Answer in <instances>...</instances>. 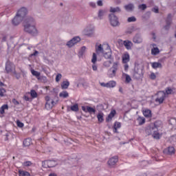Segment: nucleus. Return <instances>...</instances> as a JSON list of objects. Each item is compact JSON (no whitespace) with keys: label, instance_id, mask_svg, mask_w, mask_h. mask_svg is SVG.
<instances>
[{"label":"nucleus","instance_id":"23","mask_svg":"<svg viewBox=\"0 0 176 176\" xmlns=\"http://www.w3.org/2000/svg\"><path fill=\"white\" fill-rule=\"evenodd\" d=\"M97 118L99 123H102V122H104V113L99 112L97 115Z\"/></svg>","mask_w":176,"mask_h":176},{"label":"nucleus","instance_id":"20","mask_svg":"<svg viewBox=\"0 0 176 176\" xmlns=\"http://www.w3.org/2000/svg\"><path fill=\"white\" fill-rule=\"evenodd\" d=\"M124 9L126 10V12H133L134 10V4L129 3L126 6H124Z\"/></svg>","mask_w":176,"mask_h":176},{"label":"nucleus","instance_id":"39","mask_svg":"<svg viewBox=\"0 0 176 176\" xmlns=\"http://www.w3.org/2000/svg\"><path fill=\"white\" fill-rule=\"evenodd\" d=\"M112 61H113L112 59H109L108 60L104 61L103 63L104 67H111V64H112Z\"/></svg>","mask_w":176,"mask_h":176},{"label":"nucleus","instance_id":"31","mask_svg":"<svg viewBox=\"0 0 176 176\" xmlns=\"http://www.w3.org/2000/svg\"><path fill=\"white\" fill-rule=\"evenodd\" d=\"M69 96V94L67 91H62L59 94V97H61L62 98H67Z\"/></svg>","mask_w":176,"mask_h":176},{"label":"nucleus","instance_id":"59","mask_svg":"<svg viewBox=\"0 0 176 176\" xmlns=\"http://www.w3.org/2000/svg\"><path fill=\"white\" fill-rule=\"evenodd\" d=\"M81 109H82V111H83L84 112H86V113H87V111H88L87 107L82 106Z\"/></svg>","mask_w":176,"mask_h":176},{"label":"nucleus","instance_id":"25","mask_svg":"<svg viewBox=\"0 0 176 176\" xmlns=\"http://www.w3.org/2000/svg\"><path fill=\"white\" fill-rule=\"evenodd\" d=\"M143 114L145 118H151L152 116V111L150 109H145L143 111Z\"/></svg>","mask_w":176,"mask_h":176},{"label":"nucleus","instance_id":"52","mask_svg":"<svg viewBox=\"0 0 176 176\" xmlns=\"http://www.w3.org/2000/svg\"><path fill=\"white\" fill-rule=\"evenodd\" d=\"M119 65V63H114L112 67V69H116L118 71V67Z\"/></svg>","mask_w":176,"mask_h":176},{"label":"nucleus","instance_id":"11","mask_svg":"<svg viewBox=\"0 0 176 176\" xmlns=\"http://www.w3.org/2000/svg\"><path fill=\"white\" fill-rule=\"evenodd\" d=\"M23 20L24 19L16 14L14 19H12V23L13 25H19V24H20V23H21Z\"/></svg>","mask_w":176,"mask_h":176},{"label":"nucleus","instance_id":"40","mask_svg":"<svg viewBox=\"0 0 176 176\" xmlns=\"http://www.w3.org/2000/svg\"><path fill=\"white\" fill-rule=\"evenodd\" d=\"M87 112H89V113H96V109H94L91 107H89L87 106Z\"/></svg>","mask_w":176,"mask_h":176},{"label":"nucleus","instance_id":"37","mask_svg":"<svg viewBox=\"0 0 176 176\" xmlns=\"http://www.w3.org/2000/svg\"><path fill=\"white\" fill-rule=\"evenodd\" d=\"M69 86V81H63L61 84L62 89H68V87Z\"/></svg>","mask_w":176,"mask_h":176},{"label":"nucleus","instance_id":"46","mask_svg":"<svg viewBox=\"0 0 176 176\" xmlns=\"http://www.w3.org/2000/svg\"><path fill=\"white\" fill-rule=\"evenodd\" d=\"M61 78H63V75L61 74H58L55 78L56 82H60V80H61Z\"/></svg>","mask_w":176,"mask_h":176},{"label":"nucleus","instance_id":"41","mask_svg":"<svg viewBox=\"0 0 176 176\" xmlns=\"http://www.w3.org/2000/svg\"><path fill=\"white\" fill-rule=\"evenodd\" d=\"M127 21L128 23H134L135 21H137V18H135V16L129 17Z\"/></svg>","mask_w":176,"mask_h":176},{"label":"nucleus","instance_id":"47","mask_svg":"<svg viewBox=\"0 0 176 176\" xmlns=\"http://www.w3.org/2000/svg\"><path fill=\"white\" fill-rule=\"evenodd\" d=\"M32 165V163L30 161H26V162L23 163V166L24 167H30Z\"/></svg>","mask_w":176,"mask_h":176},{"label":"nucleus","instance_id":"22","mask_svg":"<svg viewBox=\"0 0 176 176\" xmlns=\"http://www.w3.org/2000/svg\"><path fill=\"white\" fill-rule=\"evenodd\" d=\"M164 152H166L167 155H174L175 153V148L173 146H169Z\"/></svg>","mask_w":176,"mask_h":176},{"label":"nucleus","instance_id":"30","mask_svg":"<svg viewBox=\"0 0 176 176\" xmlns=\"http://www.w3.org/2000/svg\"><path fill=\"white\" fill-rule=\"evenodd\" d=\"M32 144L31 138H27L23 141V146H30Z\"/></svg>","mask_w":176,"mask_h":176},{"label":"nucleus","instance_id":"2","mask_svg":"<svg viewBox=\"0 0 176 176\" xmlns=\"http://www.w3.org/2000/svg\"><path fill=\"white\" fill-rule=\"evenodd\" d=\"M145 132L147 135H151V134H153V138H155V140H160V137H162V135L157 132V129L152 124L146 126Z\"/></svg>","mask_w":176,"mask_h":176},{"label":"nucleus","instance_id":"44","mask_svg":"<svg viewBox=\"0 0 176 176\" xmlns=\"http://www.w3.org/2000/svg\"><path fill=\"white\" fill-rule=\"evenodd\" d=\"M85 52H86V47L83 46L80 50L78 54H80V56H83V54H85Z\"/></svg>","mask_w":176,"mask_h":176},{"label":"nucleus","instance_id":"3","mask_svg":"<svg viewBox=\"0 0 176 176\" xmlns=\"http://www.w3.org/2000/svg\"><path fill=\"white\" fill-rule=\"evenodd\" d=\"M45 109L50 111V109H53V107L58 103V98L56 97V100L54 101L50 98V96H45Z\"/></svg>","mask_w":176,"mask_h":176},{"label":"nucleus","instance_id":"18","mask_svg":"<svg viewBox=\"0 0 176 176\" xmlns=\"http://www.w3.org/2000/svg\"><path fill=\"white\" fill-rule=\"evenodd\" d=\"M83 32L84 35H86L87 36H93V35H94V30L93 29H85Z\"/></svg>","mask_w":176,"mask_h":176},{"label":"nucleus","instance_id":"12","mask_svg":"<svg viewBox=\"0 0 176 176\" xmlns=\"http://www.w3.org/2000/svg\"><path fill=\"white\" fill-rule=\"evenodd\" d=\"M173 21V15L171 14H168L166 20V25L164 26L166 30H170V25H171V23Z\"/></svg>","mask_w":176,"mask_h":176},{"label":"nucleus","instance_id":"51","mask_svg":"<svg viewBox=\"0 0 176 176\" xmlns=\"http://www.w3.org/2000/svg\"><path fill=\"white\" fill-rule=\"evenodd\" d=\"M104 14H105L104 10H100L98 12V17H100V19H101V17H102V16H104Z\"/></svg>","mask_w":176,"mask_h":176},{"label":"nucleus","instance_id":"28","mask_svg":"<svg viewBox=\"0 0 176 176\" xmlns=\"http://www.w3.org/2000/svg\"><path fill=\"white\" fill-rule=\"evenodd\" d=\"M31 73H32V75H33V76H36V78H37V79H41V78H40L41 72H36L34 69H32Z\"/></svg>","mask_w":176,"mask_h":176},{"label":"nucleus","instance_id":"63","mask_svg":"<svg viewBox=\"0 0 176 176\" xmlns=\"http://www.w3.org/2000/svg\"><path fill=\"white\" fill-rule=\"evenodd\" d=\"M89 6H91V8H95L96 3L94 2H91V3H89Z\"/></svg>","mask_w":176,"mask_h":176},{"label":"nucleus","instance_id":"16","mask_svg":"<svg viewBox=\"0 0 176 176\" xmlns=\"http://www.w3.org/2000/svg\"><path fill=\"white\" fill-rule=\"evenodd\" d=\"M123 45L125 46L126 49L127 50H131V47H133V43L129 40L124 41Z\"/></svg>","mask_w":176,"mask_h":176},{"label":"nucleus","instance_id":"61","mask_svg":"<svg viewBox=\"0 0 176 176\" xmlns=\"http://www.w3.org/2000/svg\"><path fill=\"white\" fill-rule=\"evenodd\" d=\"M37 54H39V52L35 50L34 51V53L32 54L30 56H36Z\"/></svg>","mask_w":176,"mask_h":176},{"label":"nucleus","instance_id":"8","mask_svg":"<svg viewBox=\"0 0 176 176\" xmlns=\"http://www.w3.org/2000/svg\"><path fill=\"white\" fill-rule=\"evenodd\" d=\"M16 14L21 19H24L25 16L28 14V10L27 9V8L22 7L18 10Z\"/></svg>","mask_w":176,"mask_h":176},{"label":"nucleus","instance_id":"1","mask_svg":"<svg viewBox=\"0 0 176 176\" xmlns=\"http://www.w3.org/2000/svg\"><path fill=\"white\" fill-rule=\"evenodd\" d=\"M23 27L24 32L33 36H36L39 34V31L36 28V22L32 17H29L25 21Z\"/></svg>","mask_w":176,"mask_h":176},{"label":"nucleus","instance_id":"15","mask_svg":"<svg viewBox=\"0 0 176 176\" xmlns=\"http://www.w3.org/2000/svg\"><path fill=\"white\" fill-rule=\"evenodd\" d=\"M152 126L154 129H157V133H159L158 131L162 129L163 124L162 123V121H156L154 124H152Z\"/></svg>","mask_w":176,"mask_h":176},{"label":"nucleus","instance_id":"26","mask_svg":"<svg viewBox=\"0 0 176 176\" xmlns=\"http://www.w3.org/2000/svg\"><path fill=\"white\" fill-rule=\"evenodd\" d=\"M133 76L135 78H140L141 76V72H140L138 67L134 68Z\"/></svg>","mask_w":176,"mask_h":176},{"label":"nucleus","instance_id":"62","mask_svg":"<svg viewBox=\"0 0 176 176\" xmlns=\"http://www.w3.org/2000/svg\"><path fill=\"white\" fill-rule=\"evenodd\" d=\"M6 39H8L6 36H3L1 38V42H6Z\"/></svg>","mask_w":176,"mask_h":176},{"label":"nucleus","instance_id":"36","mask_svg":"<svg viewBox=\"0 0 176 176\" xmlns=\"http://www.w3.org/2000/svg\"><path fill=\"white\" fill-rule=\"evenodd\" d=\"M137 122L140 124V126L144 124L145 123V118L142 117H138L137 118Z\"/></svg>","mask_w":176,"mask_h":176},{"label":"nucleus","instance_id":"42","mask_svg":"<svg viewBox=\"0 0 176 176\" xmlns=\"http://www.w3.org/2000/svg\"><path fill=\"white\" fill-rule=\"evenodd\" d=\"M110 12H111L112 13H115L116 12H120V8L119 7L111 8Z\"/></svg>","mask_w":176,"mask_h":176},{"label":"nucleus","instance_id":"17","mask_svg":"<svg viewBox=\"0 0 176 176\" xmlns=\"http://www.w3.org/2000/svg\"><path fill=\"white\" fill-rule=\"evenodd\" d=\"M122 63L124 64H127V63L130 61V54H129V53L126 52L122 55Z\"/></svg>","mask_w":176,"mask_h":176},{"label":"nucleus","instance_id":"33","mask_svg":"<svg viewBox=\"0 0 176 176\" xmlns=\"http://www.w3.org/2000/svg\"><path fill=\"white\" fill-rule=\"evenodd\" d=\"M5 109H9V106L8 104H3L1 108H0V113L1 115H3L5 113Z\"/></svg>","mask_w":176,"mask_h":176},{"label":"nucleus","instance_id":"34","mask_svg":"<svg viewBox=\"0 0 176 176\" xmlns=\"http://www.w3.org/2000/svg\"><path fill=\"white\" fill-rule=\"evenodd\" d=\"M159 53H160V51L157 47H153L151 50V54H153V56H157V54H159Z\"/></svg>","mask_w":176,"mask_h":176},{"label":"nucleus","instance_id":"55","mask_svg":"<svg viewBox=\"0 0 176 176\" xmlns=\"http://www.w3.org/2000/svg\"><path fill=\"white\" fill-rule=\"evenodd\" d=\"M152 12H154V13H159V7H154L152 9Z\"/></svg>","mask_w":176,"mask_h":176},{"label":"nucleus","instance_id":"38","mask_svg":"<svg viewBox=\"0 0 176 176\" xmlns=\"http://www.w3.org/2000/svg\"><path fill=\"white\" fill-rule=\"evenodd\" d=\"M70 109L73 112H78L79 111V106L78 104H75L74 105L71 106Z\"/></svg>","mask_w":176,"mask_h":176},{"label":"nucleus","instance_id":"9","mask_svg":"<svg viewBox=\"0 0 176 176\" xmlns=\"http://www.w3.org/2000/svg\"><path fill=\"white\" fill-rule=\"evenodd\" d=\"M80 41V37L79 36H75L72 40L69 41L66 45L67 47H73V46H75L77 43H79V41Z\"/></svg>","mask_w":176,"mask_h":176},{"label":"nucleus","instance_id":"10","mask_svg":"<svg viewBox=\"0 0 176 176\" xmlns=\"http://www.w3.org/2000/svg\"><path fill=\"white\" fill-rule=\"evenodd\" d=\"M118 161L119 158L118 157V156H114L108 160L107 164L109 167H115V165L116 164V163H118Z\"/></svg>","mask_w":176,"mask_h":176},{"label":"nucleus","instance_id":"64","mask_svg":"<svg viewBox=\"0 0 176 176\" xmlns=\"http://www.w3.org/2000/svg\"><path fill=\"white\" fill-rule=\"evenodd\" d=\"M97 3L98 6H102V1L99 0Z\"/></svg>","mask_w":176,"mask_h":176},{"label":"nucleus","instance_id":"53","mask_svg":"<svg viewBox=\"0 0 176 176\" xmlns=\"http://www.w3.org/2000/svg\"><path fill=\"white\" fill-rule=\"evenodd\" d=\"M16 124L18 127H24V124L19 120L16 121Z\"/></svg>","mask_w":176,"mask_h":176},{"label":"nucleus","instance_id":"6","mask_svg":"<svg viewBox=\"0 0 176 176\" xmlns=\"http://www.w3.org/2000/svg\"><path fill=\"white\" fill-rule=\"evenodd\" d=\"M157 98L155 99V102L159 104H163L164 100H166V92L164 91H160L157 94Z\"/></svg>","mask_w":176,"mask_h":176},{"label":"nucleus","instance_id":"27","mask_svg":"<svg viewBox=\"0 0 176 176\" xmlns=\"http://www.w3.org/2000/svg\"><path fill=\"white\" fill-rule=\"evenodd\" d=\"M122 76L124 78H125V82L126 83H130V82H131V77H130V76H129V74H127L126 73H123Z\"/></svg>","mask_w":176,"mask_h":176},{"label":"nucleus","instance_id":"45","mask_svg":"<svg viewBox=\"0 0 176 176\" xmlns=\"http://www.w3.org/2000/svg\"><path fill=\"white\" fill-rule=\"evenodd\" d=\"M30 96L31 97H32V98H36V97L38 96V94H36V91H35V90H32L30 91Z\"/></svg>","mask_w":176,"mask_h":176},{"label":"nucleus","instance_id":"49","mask_svg":"<svg viewBox=\"0 0 176 176\" xmlns=\"http://www.w3.org/2000/svg\"><path fill=\"white\" fill-rule=\"evenodd\" d=\"M6 93V90H5V89L0 88V97H3Z\"/></svg>","mask_w":176,"mask_h":176},{"label":"nucleus","instance_id":"43","mask_svg":"<svg viewBox=\"0 0 176 176\" xmlns=\"http://www.w3.org/2000/svg\"><path fill=\"white\" fill-rule=\"evenodd\" d=\"M91 63L93 64H96V63H97V54H96V53L93 54Z\"/></svg>","mask_w":176,"mask_h":176},{"label":"nucleus","instance_id":"21","mask_svg":"<svg viewBox=\"0 0 176 176\" xmlns=\"http://www.w3.org/2000/svg\"><path fill=\"white\" fill-rule=\"evenodd\" d=\"M111 54H112V52H111V49L109 48H107V52L103 53L104 58H107V60H111Z\"/></svg>","mask_w":176,"mask_h":176},{"label":"nucleus","instance_id":"19","mask_svg":"<svg viewBox=\"0 0 176 176\" xmlns=\"http://www.w3.org/2000/svg\"><path fill=\"white\" fill-rule=\"evenodd\" d=\"M116 115V110H112L107 118H106V122H111L112 120V118L115 117Z\"/></svg>","mask_w":176,"mask_h":176},{"label":"nucleus","instance_id":"54","mask_svg":"<svg viewBox=\"0 0 176 176\" xmlns=\"http://www.w3.org/2000/svg\"><path fill=\"white\" fill-rule=\"evenodd\" d=\"M150 78L155 80V79H156V74H155V73H151L150 75Z\"/></svg>","mask_w":176,"mask_h":176},{"label":"nucleus","instance_id":"58","mask_svg":"<svg viewBox=\"0 0 176 176\" xmlns=\"http://www.w3.org/2000/svg\"><path fill=\"white\" fill-rule=\"evenodd\" d=\"M12 102L14 105H19L20 104L16 99H12Z\"/></svg>","mask_w":176,"mask_h":176},{"label":"nucleus","instance_id":"57","mask_svg":"<svg viewBox=\"0 0 176 176\" xmlns=\"http://www.w3.org/2000/svg\"><path fill=\"white\" fill-rule=\"evenodd\" d=\"M92 69H93V71H97L98 67H97V65H96V63H93Z\"/></svg>","mask_w":176,"mask_h":176},{"label":"nucleus","instance_id":"35","mask_svg":"<svg viewBox=\"0 0 176 176\" xmlns=\"http://www.w3.org/2000/svg\"><path fill=\"white\" fill-rule=\"evenodd\" d=\"M164 93H165L166 96H168L170 94H174V91L173 90V89H171L170 87H168L165 89Z\"/></svg>","mask_w":176,"mask_h":176},{"label":"nucleus","instance_id":"32","mask_svg":"<svg viewBox=\"0 0 176 176\" xmlns=\"http://www.w3.org/2000/svg\"><path fill=\"white\" fill-rule=\"evenodd\" d=\"M116 86V81L111 80L107 82V88H113Z\"/></svg>","mask_w":176,"mask_h":176},{"label":"nucleus","instance_id":"7","mask_svg":"<svg viewBox=\"0 0 176 176\" xmlns=\"http://www.w3.org/2000/svg\"><path fill=\"white\" fill-rule=\"evenodd\" d=\"M42 166L44 168H50L52 167H56V166H57V162L54 160H47L42 163Z\"/></svg>","mask_w":176,"mask_h":176},{"label":"nucleus","instance_id":"48","mask_svg":"<svg viewBox=\"0 0 176 176\" xmlns=\"http://www.w3.org/2000/svg\"><path fill=\"white\" fill-rule=\"evenodd\" d=\"M138 9L140 10H145L146 9V4H140L138 6Z\"/></svg>","mask_w":176,"mask_h":176},{"label":"nucleus","instance_id":"60","mask_svg":"<svg viewBox=\"0 0 176 176\" xmlns=\"http://www.w3.org/2000/svg\"><path fill=\"white\" fill-rule=\"evenodd\" d=\"M100 85L102 86V87H108L107 82H100Z\"/></svg>","mask_w":176,"mask_h":176},{"label":"nucleus","instance_id":"50","mask_svg":"<svg viewBox=\"0 0 176 176\" xmlns=\"http://www.w3.org/2000/svg\"><path fill=\"white\" fill-rule=\"evenodd\" d=\"M169 123L172 124V126H176V118H171Z\"/></svg>","mask_w":176,"mask_h":176},{"label":"nucleus","instance_id":"4","mask_svg":"<svg viewBox=\"0 0 176 176\" xmlns=\"http://www.w3.org/2000/svg\"><path fill=\"white\" fill-rule=\"evenodd\" d=\"M6 71L7 74H12L13 75H17L16 72V66L10 60H8L6 63Z\"/></svg>","mask_w":176,"mask_h":176},{"label":"nucleus","instance_id":"29","mask_svg":"<svg viewBox=\"0 0 176 176\" xmlns=\"http://www.w3.org/2000/svg\"><path fill=\"white\" fill-rule=\"evenodd\" d=\"M19 176H31V174L25 170H19Z\"/></svg>","mask_w":176,"mask_h":176},{"label":"nucleus","instance_id":"56","mask_svg":"<svg viewBox=\"0 0 176 176\" xmlns=\"http://www.w3.org/2000/svg\"><path fill=\"white\" fill-rule=\"evenodd\" d=\"M116 69L112 70V74H111L110 78H113V76H115V75H116Z\"/></svg>","mask_w":176,"mask_h":176},{"label":"nucleus","instance_id":"14","mask_svg":"<svg viewBox=\"0 0 176 176\" xmlns=\"http://www.w3.org/2000/svg\"><path fill=\"white\" fill-rule=\"evenodd\" d=\"M96 54H104V45L101 44L96 45Z\"/></svg>","mask_w":176,"mask_h":176},{"label":"nucleus","instance_id":"5","mask_svg":"<svg viewBox=\"0 0 176 176\" xmlns=\"http://www.w3.org/2000/svg\"><path fill=\"white\" fill-rule=\"evenodd\" d=\"M109 19L112 27H118L120 25V23H119V19L118 16H116V15H115V14H110L109 15Z\"/></svg>","mask_w":176,"mask_h":176},{"label":"nucleus","instance_id":"24","mask_svg":"<svg viewBox=\"0 0 176 176\" xmlns=\"http://www.w3.org/2000/svg\"><path fill=\"white\" fill-rule=\"evenodd\" d=\"M151 67L154 69H157V68H162L163 66L162 65V63H160L154 62L151 64Z\"/></svg>","mask_w":176,"mask_h":176},{"label":"nucleus","instance_id":"13","mask_svg":"<svg viewBox=\"0 0 176 176\" xmlns=\"http://www.w3.org/2000/svg\"><path fill=\"white\" fill-rule=\"evenodd\" d=\"M142 41H143L142 36L140 34H136L133 38V42L134 43L140 44V43H142Z\"/></svg>","mask_w":176,"mask_h":176}]
</instances>
